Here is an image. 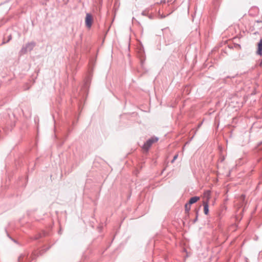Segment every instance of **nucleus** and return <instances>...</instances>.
<instances>
[{"instance_id": "1", "label": "nucleus", "mask_w": 262, "mask_h": 262, "mask_svg": "<svg viewBox=\"0 0 262 262\" xmlns=\"http://www.w3.org/2000/svg\"><path fill=\"white\" fill-rule=\"evenodd\" d=\"M158 141V138L157 137H152L149 140H148L143 145L142 148L144 150L147 151L150 148L151 145L156 143Z\"/></svg>"}, {"instance_id": "2", "label": "nucleus", "mask_w": 262, "mask_h": 262, "mask_svg": "<svg viewBox=\"0 0 262 262\" xmlns=\"http://www.w3.org/2000/svg\"><path fill=\"white\" fill-rule=\"evenodd\" d=\"M85 23L86 27L90 29L93 23V17L92 15L90 13H86L85 18Z\"/></svg>"}, {"instance_id": "3", "label": "nucleus", "mask_w": 262, "mask_h": 262, "mask_svg": "<svg viewBox=\"0 0 262 262\" xmlns=\"http://www.w3.org/2000/svg\"><path fill=\"white\" fill-rule=\"evenodd\" d=\"M210 198V191L209 190L204 192L203 194V202H206L209 203V201Z\"/></svg>"}, {"instance_id": "4", "label": "nucleus", "mask_w": 262, "mask_h": 262, "mask_svg": "<svg viewBox=\"0 0 262 262\" xmlns=\"http://www.w3.org/2000/svg\"><path fill=\"white\" fill-rule=\"evenodd\" d=\"M256 53L259 55H262V38L260 39L258 43H257V50Z\"/></svg>"}, {"instance_id": "5", "label": "nucleus", "mask_w": 262, "mask_h": 262, "mask_svg": "<svg viewBox=\"0 0 262 262\" xmlns=\"http://www.w3.org/2000/svg\"><path fill=\"white\" fill-rule=\"evenodd\" d=\"M203 206L204 213L207 215L209 212V203L206 202H203Z\"/></svg>"}, {"instance_id": "6", "label": "nucleus", "mask_w": 262, "mask_h": 262, "mask_svg": "<svg viewBox=\"0 0 262 262\" xmlns=\"http://www.w3.org/2000/svg\"><path fill=\"white\" fill-rule=\"evenodd\" d=\"M200 200V198L198 197V196H194V197H192L191 198L189 201V203L190 204H192L193 203H196L198 201H199Z\"/></svg>"}, {"instance_id": "7", "label": "nucleus", "mask_w": 262, "mask_h": 262, "mask_svg": "<svg viewBox=\"0 0 262 262\" xmlns=\"http://www.w3.org/2000/svg\"><path fill=\"white\" fill-rule=\"evenodd\" d=\"M185 211L186 212H188L191 208V204H190L189 203L186 204L185 206Z\"/></svg>"}, {"instance_id": "8", "label": "nucleus", "mask_w": 262, "mask_h": 262, "mask_svg": "<svg viewBox=\"0 0 262 262\" xmlns=\"http://www.w3.org/2000/svg\"><path fill=\"white\" fill-rule=\"evenodd\" d=\"M178 155H176L174 156L173 157V160L172 161V162H173L176 159H177V158H178Z\"/></svg>"}, {"instance_id": "9", "label": "nucleus", "mask_w": 262, "mask_h": 262, "mask_svg": "<svg viewBox=\"0 0 262 262\" xmlns=\"http://www.w3.org/2000/svg\"><path fill=\"white\" fill-rule=\"evenodd\" d=\"M245 196L244 195H242L240 198L241 200L244 201L245 199Z\"/></svg>"}, {"instance_id": "10", "label": "nucleus", "mask_w": 262, "mask_h": 262, "mask_svg": "<svg viewBox=\"0 0 262 262\" xmlns=\"http://www.w3.org/2000/svg\"><path fill=\"white\" fill-rule=\"evenodd\" d=\"M259 66H260L261 67H262V59H261V62H260V63H259Z\"/></svg>"}]
</instances>
